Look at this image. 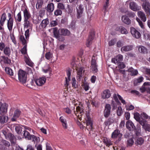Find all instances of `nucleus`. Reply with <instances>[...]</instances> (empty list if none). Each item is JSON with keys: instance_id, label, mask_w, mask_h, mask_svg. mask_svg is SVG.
Listing matches in <instances>:
<instances>
[{"instance_id": "53", "label": "nucleus", "mask_w": 150, "mask_h": 150, "mask_svg": "<svg viewBox=\"0 0 150 150\" xmlns=\"http://www.w3.org/2000/svg\"><path fill=\"white\" fill-rule=\"evenodd\" d=\"M142 118L144 119H150V116H148L147 114L144 112H142L141 114Z\"/></svg>"}, {"instance_id": "29", "label": "nucleus", "mask_w": 150, "mask_h": 150, "mask_svg": "<svg viewBox=\"0 0 150 150\" xmlns=\"http://www.w3.org/2000/svg\"><path fill=\"white\" fill-rule=\"evenodd\" d=\"M10 62V61L8 58L4 56L0 57V62L1 64L9 63Z\"/></svg>"}, {"instance_id": "64", "label": "nucleus", "mask_w": 150, "mask_h": 150, "mask_svg": "<svg viewBox=\"0 0 150 150\" xmlns=\"http://www.w3.org/2000/svg\"><path fill=\"white\" fill-rule=\"evenodd\" d=\"M13 149H15V150H23V149L20 147L19 146L16 144L13 146Z\"/></svg>"}, {"instance_id": "23", "label": "nucleus", "mask_w": 150, "mask_h": 150, "mask_svg": "<svg viewBox=\"0 0 150 150\" xmlns=\"http://www.w3.org/2000/svg\"><path fill=\"white\" fill-rule=\"evenodd\" d=\"M21 113V111L18 110H16L15 111L14 114L11 118L12 121H14L19 117Z\"/></svg>"}, {"instance_id": "10", "label": "nucleus", "mask_w": 150, "mask_h": 150, "mask_svg": "<svg viewBox=\"0 0 150 150\" xmlns=\"http://www.w3.org/2000/svg\"><path fill=\"white\" fill-rule=\"evenodd\" d=\"M122 134L118 130L116 129L112 133L111 137L112 138H118V140L120 141L121 139Z\"/></svg>"}, {"instance_id": "33", "label": "nucleus", "mask_w": 150, "mask_h": 150, "mask_svg": "<svg viewBox=\"0 0 150 150\" xmlns=\"http://www.w3.org/2000/svg\"><path fill=\"white\" fill-rule=\"evenodd\" d=\"M54 9V5L53 3H51L48 4L47 10L49 12H52Z\"/></svg>"}, {"instance_id": "57", "label": "nucleus", "mask_w": 150, "mask_h": 150, "mask_svg": "<svg viewBox=\"0 0 150 150\" xmlns=\"http://www.w3.org/2000/svg\"><path fill=\"white\" fill-rule=\"evenodd\" d=\"M31 140H32L33 141L37 142L39 140V138L33 135H32L31 137Z\"/></svg>"}, {"instance_id": "12", "label": "nucleus", "mask_w": 150, "mask_h": 150, "mask_svg": "<svg viewBox=\"0 0 150 150\" xmlns=\"http://www.w3.org/2000/svg\"><path fill=\"white\" fill-rule=\"evenodd\" d=\"M123 56L121 54H118L115 57L112 59V62L115 64H118L123 60Z\"/></svg>"}, {"instance_id": "39", "label": "nucleus", "mask_w": 150, "mask_h": 150, "mask_svg": "<svg viewBox=\"0 0 150 150\" xmlns=\"http://www.w3.org/2000/svg\"><path fill=\"white\" fill-rule=\"evenodd\" d=\"M6 13H4L2 15L1 20L0 21V23L1 25L3 26L4 24V22L6 21Z\"/></svg>"}, {"instance_id": "47", "label": "nucleus", "mask_w": 150, "mask_h": 150, "mask_svg": "<svg viewBox=\"0 0 150 150\" xmlns=\"http://www.w3.org/2000/svg\"><path fill=\"white\" fill-rule=\"evenodd\" d=\"M134 143V141L132 138L129 139L127 142V146L128 147L131 146Z\"/></svg>"}, {"instance_id": "28", "label": "nucleus", "mask_w": 150, "mask_h": 150, "mask_svg": "<svg viewBox=\"0 0 150 150\" xmlns=\"http://www.w3.org/2000/svg\"><path fill=\"white\" fill-rule=\"evenodd\" d=\"M139 123L142 125L143 128L145 131H148L150 132V125L147 123H144L142 121L140 122Z\"/></svg>"}, {"instance_id": "38", "label": "nucleus", "mask_w": 150, "mask_h": 150, "mask_svg": "<svg viewBox=\"0 0 150 150\" xmlns=\"http://www.w3.org/2000/svg\"><path fill=\"white\" fill-rule=\"evenodd\" d=\"M93 39V37L92 36H89L87 40L86 45L87 47H89L92 44V40Z\"/></svg>"}, {"instance_id": "58", "label": "nucleus", "mask_w": 150, "mask_h": 150, "mask_svg": "<svg viewBox=\"0 0 150 150\" xmlns=\"http://www.w3.org/2000/svg\"><path fill=\"white\" fill-rule=\"evenodd\" d=\"M136 19L137 21L139 23V25L142 28H144V25L142 22L141 21L140 19L137 17Z\"/></svg>"}, {"instance_id": "18", "label": "nucleus", "mask_w": 150, "mask_h": 150, "mask_svg": "<svg viewBox=\"0 0 150 150\" xmlns=\"http://www.w3.org/2000/svg\"><path fill=\"white\" fill-rule=\"evenodd\" d=\"M127 128L129 130H133L135 128V127L133 123L131 120H128L126 124Z\"/></svg>"}, {"instance_id": "5", "label": "nucleus", "mask_w": 150, "mask_h": 150, "mask_svg": "<svg viewBox=\"0 0 150 150\" xmlns=\"http://www.w3.org/2000/svg\"><path fill=\"white\" fill-rule=\"evenodd\" d=\"M7 130H3L2 132L5 136L6 139H9L12 143H14L15 141V138L14 136L10 133H8Z\"/></svg>"}, {"instance_id": "37", "label": "nucleus", "mask_w": 150, "mask_h": 150, "mask_svg": "<svg viewBox=\"0 0 150 150\" xmlns=\"http://www.w3.org/2000/svg\"><path fill=\"white\" fill-rule=\"evenodd\" d=\"M49 23V20L46 19L43 20L40 24V26L42 28H44L46 27Z\"/></svg>"}, {"instance_id": "16", "label": "nucleus", "mask_w": 150, "mask_h": 150, "mask_svg": "<svg viewBox=\"0 0 150 150\" xmlns=\"http://www.w3.org/2000/svg\"><path fill=\"white\" fill-rule=\"evenodd\" d=\"M97 58L94 57H93L92 58L91 63V68L93 71L95 72L97 71V65L96 62Z\"/></svg>"}, {"instance_id": "4", "label": "nucleus", "mask_w": 150, "mask_h": 150, "mask_svg": "<svg viewBox=\"0 0 150 150\" xmlns=\"http://www.w3.org/2000/svg\"><path fill=\"white\" fill-rule=\"evenodd\" d=\"M30 30L29 29H27L25 32V39L24 38L23 35H20L19 39L22 43L24 45L27 43V40L29 39L30 35Z\"/></svg>"}, {"instance_id": "21", "label": "nucleus", "mask_w": 150, "mask_h": 150, "mask_svg": "<svg viewBox=\"0 0 150 150\" xmlns=\"http://www.w3.org/2000/svg\"><path fill=\"white\" fill-rule=\"evenodd\" d=\"M138 16L143 21L145 22L146 20V17L145 14L143 12L139 11L137 13Z\"/></svg>"}, {"instance_id": "19", "label": "nucleus", "mask_w": 150, "mask_h": 150, "mask_svg": "<svg viewBox=\"0 0 150 150\" xmlns=\"http://www.w3.org/2000/svg\"><path fill=\"white\" fill-rule=\"evenodd\" d=\"M83 110L82 106L80 107L78 106L76 107V111H74V112L76 115L77 116H79L80 115L81 116L83 115Z\"/></svg>"}, {"instance_id": "14", "label": "nucleus", "mask_w": 150, "mask_h": 150, "mask_svg": "<svg viewBox=\"0 0 150 150\" xmlns=\"http://www.w3.org/2000/svg\"><path fill=\"white\" fill-rule=\"evenodd\" d=\"M111 107L110 105L108 104L106 105L105 109L104 111V116L105 117H109L110 113Z\"/></svg>"}, {"instance_id": "54", "label": "nucleus", "mask_w": 150, "mask_h": 150, "mask_svg": "<svg viewBox=\"0 0 150 150\" xmlns=\"http://www.w3.org/2000/svg\"><path fill=\"white\" fill-rule=\"evenodd\" d=\"M117 114L118 116H120L122 114L123 111L121 107H118L117 110Z\"/></svg>"}, {"instance_id": "13", "label": "nucleus", "mask_w": 150, "mask_h": 150, "mask_svg": "<svg viewBox=\"0 0 150 150\" xmlns=\"http://www.w3.org/2000/svg\"><path fill=\"white\" fill-rule=\"evenodd\" d=\"M130 31L132 36L136 38H139L141 36L140 33L134 28H131Z\"/></svg>"}, {"instance_id": "17", "label": "nucleus", "mask_w": 150, "mask_h": 150, "mask_svg": "<svg viewBox=\"0 0 150 150\" xmlns=\"http://www.w3.org/2000/svg\"><path fill=\"white\" fill-rule=\"evenodd\" d=\"M111 96L109 90L108 89L104 90L101 94L102 98L105 99L109 98Z\"/></svg>"}, {"instance_id": "50", "label": "nucleus", "mask_w": 150, "mask_h": 150, "mask_svg": "<svg viewBox=\"0 0 150 150\" xmlns=\"http://www.w3.org/2000/svg\"><path fill=\"white\" fill-rule=\"evenodd\" d=\"M138 50L140 52L144 53L146 51V49L144 47L140 46L138 47Z\"/></svg>"}, {"instance_id": "27", "label": "nucleus", "mask_w": 150, "mask_h": 150, "mask_svg": "<svg viewBox=\"0 0 150 150\" xmlns=\"http://www.w3.org/2000/svg\"><path fill=\"white\" fill-rule=\"evenodd\" d=\"M67 77H66L65 83L64 85L66 87H67L69 85V81L71 80V72L69 71L67 72Z\"/></svg>"}, {"instance_id": "52", "label": "nucleus", "mask_w": 150, "mask_h": 150, "mask_svg": "<svg viewBox=\"0 0 150 150\" xmlns=\"http://www.w3.org/2000/svg\"><path fill=\"white\" fill-rule=\"evenodd\" d=\"M143 78L142 76H140L134 80V83H141L143 81Z\"/></svg>"}, {"instance_id": "20", "label": "nucleus", "mask_w": 150, "mask_h": 150, "mask_svg": "<svg viewBox=\"0 0 150 150\" xmlns=\"http://www.w3.org/2000/svg\"><path fill=\"white\" fill-rule=\"evenodd\" d=\"M23 138L30 140H31V137L32 135L26 130H24L23 133Z\"/></svg>"}, {"instance_id": "41", "label": "nucleus", "mask_w": 150, "mask_h": 150, "mask_svg": "<svg viewBox=\"0 0 150 150\" xmlns=\"http://www.w3.org/2000/svg\"><path fill=\"white\" fill-rule=\"evenodd\" d=\"M25 61L26 64L30 66H32L33 65V63L31 62L29 58L27 56H25Z\"/></svg>"}, {"instance_id": "1", "label": "nucleus", "mask_w": 150, "mask_h": 150, "mask_svg": "<svg viewBox=\"0 0 150 150\" xmlns=\"http://www.w3.org/2000/svg\"><path fill=\"white\" fill-rule=\"evenodd\" d=\"M142 8L147 15H150V3L147 0H141Z\"/></svg>"}, {"instance_id": "3", "label": "nucleus", "mask_w": 150, "mask_h": 150, "mask_svg": "<svg viewBox=\"0 0 150 150\" xmlns=\"http://www.w3.org/2000/svg\"><path fill=\"white\" fill-rule=\"evenodd\" d=\"M85 119L86 120V128L88 131L92 130L93 129L92 120L88 114L86 115Z\"/></svg>"}, {"instance_id": "11", "label": "nucleus", "mask_w": 150, "mask_h": 150, "mask_svg": "<svg viewBox=\"0 0 150 150\" xmlns=\"http://www.w3.org/2000/svg\"><path fill=\"white\" fill-rule=\"evenodd\" d=\"M130 8L132 11H137L141 9V7L138 6L134 2H131L129 3Z\"/></svg>"}, {"instance_id": "63", "label": "nucleus", "mask_w": 150, "mask_h": 150, "mask_svg": "<svg viewBox=\"0 0 150 150\" xmlns=\"http://www.w3.org/2000/svg\"><path fill=\"white\" fill-rule=\"evenodd\" d=\"M21 51L22 54H26L27 52L26 46V45L24 46Z\"/></svg>"}, {"instance_id": "8", "label": "nucleus", "mask_w": 150, "mask_h": 150, "mask_svg": "<svg viewBox=\"0 0 150 150\" xmlns=\"http://www.w3.org/2000/svg\"><path fill=\"white\" fill-rule=\"evenodd\" d=\"M46 80V79L45 77H42L35 79L34 81L37 85L39 86H41L45 84Z\"/></svg>"}, {"instance_id": "48", "label": "nucleus", "mask_w": 150, "mask_h": 150, "mask_svg": "<svg viewBox=\"0 0 150 150\" xmlns=\"http://www.w3.org/2000/svg\"><path fill=\"white\" fill-rule=\"evenodd\" d=\"M53 30L54 35L57 38V37H58L59 35H60V34L59 33V31H58L56 28H53Z\"/></svg>"}, {"instance_id": "2", "label": "nucleus", "mask_w": 150, "mask_h": 150, "mask_svg": "<svg viewBox=\"0 0 150 150\" xmlns=\"http://www.w3.org/2000/svg\"><path fill=\"white\" fill-rule=\"evenodd\" d=\"M18 78L20 81L23 83H25L27 80V74L25 71L22 70H20L18 72Z\"/></svg>"}, {"instance_id": "59", "label": "nucleus", "mask_w": 150, "mask_h": 150, "mask_svg": "<svg viewBox=\"0 0 150 150\" xmlns=\"http://www.w3.org/2000/svg\"><path fill=\"white\" fill-rule=\"evenodd\" d=\"M22 127L24 128V129H25L24 130H26V131L28 130L30 132H31V130H32V132H33V134H35V132L30 127L24 125L22 126Z\"/></svg>"}, {"instance_id": "40", "label": "nucleus", "mask_w": 150, "mask_h": 150, "mask_svg": "<svg viewBox=\"0 0 150 150\" xmlns=\"http://www.w3.org/2000/svg\"><path fill=\"white\" fill-rule=\"evenodd\" d=\"M103 142L106 146H108L112 144L111 140L108 138H104L103 139Z\"/></svg>"}, {"instance_id": "43", "label": "nucleus", "mask_w": 150, "mask_h": 150, "mask_svg": "<svg viewBox=\"0 0 150 150\" xmlns=\"http://www.w3.org/2000/svg\"><path fill=\"white\" fill-rule=\"evenodd\" d=\"M4 53L6 55L8 56L10 55L11 53V50L9 47L7 46L4 48Z\"/></svg>"}, {"instance_id": "62", "label": "nucleus", "mask_w": 150, "mask_h": 150, "mask_svg": "<svg viewBox=\"0 0 150 150\" xmlns=\"http://www.w3.org/2000/svg\"><path fill=\"white\" fill-rule=\"evenodd\" d=\"M64 111L68 114H70L71 112V110L68 107L64 108L63 109Z\"/></svg>"}, {"instance_id": "56", "label": "nucleus", "mask_w": 150, "mask_h": 150, "mask_svg": "<svg viewBox=\"0 0 150 150\" xmlns=\"http://www.w3.org/2000/svg\"><path fill=\"white\" fill-rule=\"evenodd\" d=\"M62 13V11L59 9H57L54 11V15L56 16L61 15Z\"/></svg>"}, {"instance_id": "6", "label": "nucleus", "mask_w": 150, "mask_h": 150, "mask_svg": "<svg viewBox=\"0 0 150 150\" xmlns=\"http://www.w3.org/2000/svg\"><path fill=\"white\" fill-rule=\"evenodd\" d=\"M77 17L78 18H79L83 15L84 11V7L83 5L80 4L76 7Z\"/></svg>"}, {"instance_id": "51", "label": "nucleus", "mask_w": 150, "mask_h": 150, "mask_svg": "<svg viewBox=\"0 0 150 150\" xmlns=\"http://www.w3.org/2000/svg\"><path fill=\"white\" fill-rule=\"evenodd\" d=\"M52 57V54L50 52H47L45 54V57L48 60L51 59Z\"/></svg>"}, {"instance_id": "22", "label": "nucleus", "mask_w": 150, "mask_h": 150, "mask_svg": "<svg viewBox=\"0 0 150 150\" xmlns=\"http://www.w3.org/2000/svg\"><path fill=\"white\" fill-rule=\"evenodd\" d=\"M61 35L63 36H69L70 34V32L68 29H61L59 30Z\"/></svg>"}, {"instance_id": "42", "label": "nucleus", "mask_w": 150, "mask_h": 150, "mask_svg": "<svg viewBox=\"0 0 150 150\" xmlns=\"http://www.w3.org/2000/svg\"><path fill=\"white\" fill-rule=\"evenodd\" d=\"M144 142V140L142 137L138 138L135 142L136 144L137 145H141Z\"/></svg>"}, {"instance_id": "31", "label": "nucleus", "mask_w": 150, "mask_h": 150, "mask_svg": "<svg viewBox=\"0 0 150 150\" xmlns=\"http://www.w3.org/2000/svg\"><path fill=\"white\" fill-rule=\"evenodd\" d=\"M13 19L8 20L7 22V27L10 31L11 32L12 29L13 25Z\"/></svg>"}, {"instance_id": "55", "label": "nucleus", "mask_w": 150, "mask_h": 150, "mask_svg": "<svg viewBox=\"0 0 150 150\" xmlns=\"http://www.w3.org/2000/svg\"><path fill=\"white\" fill-rule=\"evenodd\" d=\"M57 7L60 10V9L62 10H64L65 9V5L62 3H58Z\"/></svg>"}, {"instance_id": "9", "label": "nucleus", "mask_w": 150, "mask_h": 150, "mask_svg": "<svg viewBox=\"0 0 150 150\" xmlns=\"http://www.w3.org/2000/svg\"><path fill=\"white\" fill-rule=\"evenodd\" d=\"M7 105L5 103L0 102V115H4L7 110Z\"/></svg>"}, {"instance_id": "15", "label": "nucleus", "mask_w": 150, "mask_h": 150, "mask_svg": "<svg viewBox=\"0 0 150 150\" xmlns=\"http://www.w3.org/2000/svg\"><path fill=\"white\" fill-rule=\"evenodd\" d=\"M76 69L77 70V79L79 81H80V79L84 72V68L81 67L80 68H79L78 69Z\"/></svg>"}, {"instance_id": "32", "label": "nucleus", "mask_w": 150, "mask_h": 150, "mask_svg": "<svg viewBox=\"0 0 150 150\" xmlns=\"http://www.w3.org/2000/svg\"><path fill=\"white\" fill-rule=\"evenodd\" d=\"M117 30L119 31L122 34H126L128 33V31L127 30L123 27L121 26L119 28H116Z\"/></svg>"}, {"instance_id": "60", "label": "nucleus", "mask_w": 150, "mask_h": 150, "mask_svg": "<svg viewBox=\"0 0 150 150\" xmlns=\"http://www.w3.org/2000/svg\"><path fill=\"white\" fill-rule=\"evenodd\" d=\"M21 12H20L17 15L16 20L18 22H20L21 21Z\"/></svg>"}, {"instance_id": "34", "label": "nucleus", "mask_w": 150, "mask_h": 150, "mask_svg": "<svg viewBox=\"0 0 150 150\" xmlns=\"http://www.w3.org/2000/svg\"><path fill=\"white\" fill-rule=\"evenodd\" d=\"M128 72L132 76H135L138 74V72L137 70L133 69L132 67L129 68L128 70Z\"/></svg>"}, {"instance_id": "7", "label": "nucleus", "mask_w": 150, "mask_h": 150, "mask_svg": "<svg viewBox=\"0 0 150 150\" xmlns=\"http://www.w3.org/2000/svg\"><path fill=\"white\" fill-rule=\"evenodd\" d=\"M150 82H144L140 89L141 92L142 93L145 91H146L147 92H150Z\"/></svg>"}, {"instance_id": "24", "label": "nucleus", "mask_w": 150, "mask_h": 150, "mask_svg": "<svg viewBox=\"0 0 150 150\" xmlns=\"http://www.w3.org/2000/svg\"><path fill=\"white\" fill-rule=\"evenodd\" d=\"M121 20L123 23L127 25L131 23V20L126 16L124 15L122 16Z\"/></svg>"}, {"instance_id": "49", "label": "nucleus", "mask_w": 150, "mask_h": 150, "mask_svg": "<svg viewBox=\"0 0 150 150\" xmlns=\"http://www.w3.org/2000/svg\"><path fill=\"white\" fill-rule=\"evenodd\" d=\"M134 118L137 121L139 122L140 120V114L137 112L134 113Z\"/></svg>"}, {"instance_id": "44", "label": "nucleus", "mask_w": 150, "mask_h": 150, "mask_svg": "<svg viewBox=\"0 0 150 150\" xmlns=\"http://www.w3.org/2000/svg\"><path fill=\"white\" fill-rule=\"evenodd\" d=\"M43 1L42 0H38L36 5V7L37 9L41 8L43 4Z\"/></svg>"}, {"instance_id": "30", "label": "nucleus", "mask_w": 150, "mask_h": 150, "mask_svg": "<svg viewBox=\"0 0 150 150\" xmlns=\"http://www.w3.org/2000/svg\"><path fill=\"white\" fill-rule=\"evenodd\" d=\"M24 20H27L30 18L31 15L27 9H25L23 11Z\"/></svg>"}, {"instance_id": "36", "label": "nucleus", "mask_w": 150, "mask_h": 150, "mask_svg": "<svg viewBox=\"0 0 150 150\" xmlns=\"http://www.w3.org/2000/svg\"><path fill=\"white\" fill-rule=\"evenodd\" d=\"M59 120L62 123L63 127L65 129H67V125L66 119H64L63 117L61 116L60 117Z\"/></svg>"}, {"instance_id": "35", "label": "nucleus", "mask_w": 150, "mask_h": 150, "mask_svg": "<svg viewBox=\"0 0 150 150\" xmlns=\"http://www.w3.org/2000/svg\"><path fill=\"white\" fill-rule=\"evenodd\" d=\"M132 47L131 46H126L122 47L121 48V50L122 52H126L132 50Z\"/></svg>"}, {"instance_id": "61", "label": "nucleus", "mask_w": 150, "mask_h": 150, "mask_svg": "<svg viewBox=\"0 0 150 150\" xmlns=\"http://www.w3.org/2000/svg\"><path fill=\"white\" fill-rule=\"evenodd\" d=\"M144 36L146 39L150 40V35L148 32H145Z\"/></svg>"}, {"instance_id": "25", "label": "nucleus", "mask_w": 150, "mask_h": 150, "mask_svg": "<svg viewBox=\"0 0 150 150\" xmlns=\"http://www.w3.org/2000/svg\"><path fill=\"white\" fill-rule=\"evenodd\" d=\"M24 23L23 24L24 29H29L32 30V25L28 20H24Z\"/></svg>"}, {"instance_id": "26", "label": "nucleus", "mask_w": 150, "mask_h": 150, "mask_svg": "<svg viewBox=\"0 0 150 150\" xmlns=\"http://www.w3.org/2000/svg\"><path fill=\"white\" fill-rule=\"evenodd\" d=\"M8 116L4 115H1L0 116V123L4 124L6 123L8 120Z\"/></svg>"}, {"instance_id": "45", "label": "nucleus", "mask_w": 150, "mask_h": 150, "mask_svg": "<svg viewBox=\"0 0 150 150\" xmlns=\"http://www.w3.org/2000/svg\"><path fill=\"white\" fill-rule=\"evenodd\" d=\"M22 126L18 125L15 127V129L16 132L18 134H20L22 130Z\"/></svg>"}, {"instance_id": "46", "label": "nucleus", "mask_w": 150, "mask_h": 150, "mask_svg": "<svg viewBox=\"0 0 150 150\" xmlns=\"http://www.w3.org/2000/svg\"><path fill=\"white\" fill-rule=\"evenodd\" d=\"M5 70L6 73L10 76H13V73L12 70L9 67H6L5 68Z\"/></svg>"}]
</instances>
